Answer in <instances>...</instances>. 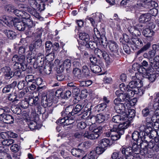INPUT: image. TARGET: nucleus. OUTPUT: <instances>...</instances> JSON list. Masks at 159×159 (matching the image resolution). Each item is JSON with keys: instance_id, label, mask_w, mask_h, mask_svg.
Here are the masks:
<instances>
[{"instance_id": "9b49d317", "label": "nucleus", "mask_w": 159, "mask_h": 159, "mask_svg": "<svg viewBox=\"0 0 159 159\" xmlns=\"http://www.w3.org/2000/svg\"><path fill=\"white\" fill-rule=\"evenodd\" d=\"M42 41L41 39H37L35 41L29 46L30 50L31 52H39V51L42 48Z\"/></svg>"}, {"instance_id": "3c124183", "label": "nucleus", "mask_w": 159, "mask_h": 159, "mask_svg": "<svg viewBox=\"0 0 159 159\" xmlns=\"http://www.w3.org/2000/svg\"><path fill=\"white\" fill-rule=\"evenodd\" d=\"M120 98L122 102H125L127 103L129 102L130 100L129 97L128 96L126 93L124 94L123 93L122 94L120 95Z\"/></svg>"}, {"instance_id": "680f3d73", "label": "nucleus", "mask_w": 159, "mask_h": 159, "mask_svg": "<svg viewBox=\"0 0 159 159\" xmlns=\"http://www.w3.org/2000/svg\"><path fill=\"white\" fill-rule=\"evenodd\" d=\"M105 150V149L104 148L99 146V147H96L95 151L93 152H95L96 154H101Z\"/></svg>"}, {"instance_id": "4d7b16f0", "label": "nucleus", "mask_w": 159, "mask_h": 159, "mask_svg": "<svg viewBox=\"0 0 159 159\" xmlns=\"http://www.w3.org/2000/svg\"><path fill=\"white\" fill-rule=\"evenodd\" d=\"M86 46L88 48H90L94 50L95 49H96V48L97 47L96 43L94 41H89L88 43L86 44Z\"/></svg>"}, {"instance_id": "de8ad7c7", "label": "nucleus", "mask_w": 159, "mask_h": 159, "mask_svg": "<svg viewBox=\"0 0 159 159\" xmlns=\"http://www.w3.org/2000/svg\"><path fill=\"white\" fill-rule=\"evenodd\" d=\"M84 101V103L85 102L86 103H83L82 104L83 105H84L83 109L84 112L87 111H89L90 114L91 112V107H92V106L90 103H88L87 102H86L87 101Z\"/></svg>"}, {"instance_id": "f03ea898", "label": "nucleus", "mask_w": 159, "mask_h": 159, "mask_svg": "<svg viewBox=\"0 0 159 159\" xmlns=\"http://www.w3.org/2000/svg\"><path fill=\"white\" fill-rule=\"evenodd\" d=\"M3 19L5 20V23L9 27L14 25L16 29L20 31L25 30L26 24L24 22L20 21L18 18H13L11 17L5 16Z\"/></svg>"}, {"instance_id": "69168bd1", "label": "nucleus", "mask_w": 159, "mask_h": 159, "mask_svg": "<svg viewBox=\"0 0 159 159\" xmlns=\"http://www.w3.org/2000/svg\"><path fill=\"white\" fill-rule=\"evenodd\" d=\"M53 45L50 41H47L45 43V48L46 52L50 50L52 47Z\"/></svg>"}, {"instance_id": "f704fd0d", "label": "nucleus", "mask_w": 159, "mask_h": 159, "mask_svg": "<svg viewBox=\"0 0 159 159\" xmlns=\"http://www.w3.org/2000/svg\"><path fill=\"white\" fill-rule=\"evenodd\" d=\"M99 146L105 148L110 145V141L109 139L105 138L101 140L99 142Z\"/></svg>"}, {"instance_id": "393cba45", "label": "nucleus", "mask_w": 159, "mask_h": 159, "mask_svg": "<svg viewBox=\"0 0 159 159\" xmlns=\"http://www.w3.org/2000/svg\"><path fill=\"white\" fill-rule=\"evenodd\" d=\"M71 153L73 156L78 157H81L82 158L84 153L83 150L79 149H73L71 150Z\"/></svg>"}, {"instance_id": "a211bd4d", "label": "nucleus", "mask_w": 159, "mask_h": 159, "mask_svg": "<svg viewBox=\"0 0 159 159\" xmlns=\"http://www.w3.org/2000/svg\"><path fill=\"white\" fill-rule=\"evenodd\" d=\"M153 106L150 103L147 107L142 111V114L144 117H148L151 118L152 114L153 113Z\"/></svg>"}, {"instance_id": "4468645a", "label": "nucleus", "mask_w": 159, "mask_h": 159, "mask_svg": "<svg viewBox=\"0 0 159 159\" xmlns=\"http://www.w3.org/2000/svg\"><path fill=\"white\" fill-rule=\"evenodd\" d=\"M126 93L128 96L129 97L130 99L131 98L134 97L135 94H138L139 95H141L143 94V92L140 89L138 88H135L134 89H130L128 88V90L126 92Z\"/></svg>"}, {"instance_id": "72a5a7b5", "label": "nucleus", "mask_w": 159, "mask_h": 159, "mask_svg": "<svg viewBox=\"0 0 159 159\" xmlns=\"http://www.w3.org/2000/svg\"><path fill=\"white\" fill-rule=\"evenodd\" d=\"M86 121L87 122L88 121L90 122V123H89L88 125L90 126L89 129H90L91 127H93L94 126V124L95 123V122H96V116H88Z\"/></svg>"}, {"instance_id": "e433bc0d", "label": "nucleus", "mask_w": 159, "mask_h": 159, "mask_svg": "<svg viewBox=\"0 0 159 159\" xmlns=\"http://www.w3.org/2000/svg\"><path fill=\"white\" fill-rule=\"evenodd\" d=\"M150 65L151 67H149L148 68H152L157 70V71L159 72V62L157 61H153L151 60L149 61Z\"/></svg>"}, {"instance_id": "774afa93", "label": "nucleus", "mask_w": 159, "mask_h": 159, "mask_svg": "<svg viewBox=\"0 0 159 159\" xmlns=\"http://www.w3.org/2000/svg\"><path fill=\"white\" fill-rule=\"evenodd\" d=\"M6 11L8 12H13L14 10V7L11 5H6L5 7Z\"/></svg>"}, {"instance_id": "9d476101", "label": "nucleus", "mask_w": 159, "mask_h": 159, "mask_svg": "<svg viewBox=\"0 0 159 159\" xmlns=\"http://www.w3.org/2000/svg\"><path fill=\"white\" fill-rule=\"evenodd\" d=\"M125 115H116L113 117L112 120V121L115 123H120V124H125L127 122H129L128 124V126L130 123L129 120H128L127 117H124Z\"/></svg>"}, {"instance_id": "5701e85b", "label": "nucleus", "mask_w": 159, "mask_h": 159, "mask_svg": "<svg viewBox=\"0 0 159 159\" xmlns=\"http://www.w3.org/2000/svg\"><path fill=\"white\" fill-rule=\"evenodd\" d=\"M17 84L16 81H14L11 84L6 86L2 89L3 93H6L12 91Z\"/></svg>"}, {"instance_id": "7c9ffc66", "label": "nucleus", "mask_w": 159, "mask_h": 159, "mask_svg": "<svg viewBox=\"0 0 159 159\" xmlns=\"http://www.w3.org/2000/svg\"><path fill=\"white\" fill-rule=\"evenodd\" d=\"M12 60L15 63L21 62L22 63V62H24V61H26L25 60V57L23 55L20 57L17 55H15L13 56Z\"/></svg>"}, {"instance_id": "6e6552de", "label": "nucleus", "mask_w": 159, "mask_h": 159, "mask_svg": "<svg viewBox=\"0 0 159 159\" xmlns=\"http://www.w3.org/2000/svg\"><path fill=\"white\" fill-rule=\"evenodd\" d=\"M139 6L146 8L157 7V3L153 0H141Z\"/></svg>"}, {"instance_id": "4c0bfd02", "label": "nucleus", "mask_w": 159, "mask_h": 159, "mask_svg": "<svg viewBox=\"0 0 159 159\" xmlns=\"http://www.w3.org/2000/svg\"><path fill=\"white\" fill-rule=\"evenodd\" d=\"M96 122L99 123L103 122L106 119L105 116L102 114H99L96 116Z\"/></svg>"}, {"instance_id": "052dcab7", "label": "nucleus", "mask_w": 159, "mask_h": 159, "mask_svg": "<svg viewBox=\"0 0 159 159\" xmlns=\"http://www.w3.org/2000/svg\"><path fill=\"white\" fill-rule=\"evenodd\" d=\"M71 66V61L69 59L65 60L63 62V66L67 70L69 69Z\"/></svg>"}, {"instance_id": "0eeeda50", "label": "nucleus", "mask_w": 159, "mask_h": 159, "mask_svg": "<svg viewBox=\"0 0 159 159\" xmlns=\"http://www.w3.org/2000/svg\"><path fill=\"white\" fill-rule=\"evenodd\" d=\"M84 105L77 104V105L75 107L72 109V111H69L70 108L69 107H67L66 108L65 110L64 111H63L62 112V115H63L64 113L66 114V115H69L70 114L71 115H74L75 114H76L80 112L81 113H83L84 112L83 108Z\"/></svg>"}, {"instance_id": "bf43d9fd", "label": "nucleus", "mask_w": 159, "mask_h": 159, "mask_svg": "<svg viewBox=\"0 0 159 159\" xmlns=\"http://www.w3.org/2000/svg\"><path fill=\"white\" fill-rule=\"evenodd\" d=\"M11 110L14 113L17 115H20L21 113V110L19 107L14 106Z\"/></svg>"}, {"instance_id": "58836bf2", "label": "nucleus", "mask_w": 159, "mask_h": 159, "mask_svg": "<svg viewBox=\"0 0 159 159\" xmlns=\"http://www.w3.org/2000/svg\"><path fill=\"white\" fill-rule=\"evenodd\" d=\"M80 39L86 42H88L89 40V34L85 32L80 33L79 34Z\"/></svg>"}, {"instance_id": "f3484780", "label": "nucleus", "mask_w": 159, "mask_h": 159, "mask_svg": "<svg viewBox=\"0 0 159 159\" xmlns=\"http://www.w3.org/2000/svg\"><path fill=\"white\" fill-rule=\"evenodd\" d=\"M144 142H143L141 145L139 144V143L137 144L134 143L133 144L132 147V150H133V152L134 154V155L136 156V158L137 159H139V153L140 152V148H142V145H143V143Z\"/></svg>"}, {"instance_id": "1a4fd4ad", "label": "nucleus", "mask_w": 159, "mask_h": 159, "mask_svg": "<svg viewBox=\"0 0 159 159\" xmlns=\"http://www.w3.org/2000/svg\"><path fill=\"white\" fill-rule=\"evenodd\" d=\"M28 3L34 9H37L41 11L44 9V3L39 0H28Z\"/></svg>"}, {"instance_id": "473e14b6", "label": "nucleus", "mask_w": 159, "mask_h": 159, "mask_svg": "<svg viewBox=\"0 0 159 159\" xmlns=\"http://www.w3.org/2000/svg\"><path fill=\"white\" fill-rule=\"evenodd\" d=\"M156 54L155 51L152 50H150L148 52L145 53L143 54V57L145 58H148L150 61L152 60V58L155 56Z\"/></svg>"}, {"instance_id": "ea45409f", "label": "nucleus", "mask_w": 159, "mask_h": 159, "mask_svg": "<svg viewBox=\"0 0 159 159\" xmlns=\"http://www.w3.org/2000/svg\"><path fill=\"white\" fill-rule=\"evenodd\" d=\"M89 130L92 131V132L93 134L98 135V137L102 133V127H98L94 129V126L93 127H91Z\"/></svg>"}, {"instance_id": "4be33fe9", "label": "nucleus", "mask_w": 159, "mask_h": 159, "mask_svg": "<svg viewBox=\"0 0 159 159\" xmlns=\"http://www.w3.org/2000/svg\"><path fill=\"white\" fill-rule=\"evenodd\" d=\"M151 16L148 13L143 14L141 15L139 19V21L141 23H145L150 20Z\"/></svg>"}, {"instance_id": "864d4df0", "label": "nucleus", "mask_w": 159, "mask_h": 159, "mask_svg": "<svg viewBox=\"0 0 159 159\" xmlns=\"http://www.w3.org/2000/svg\"><path fill=\"white\" fill-rule=\"evenodd\" d=\"M82 70L85 77H89L90 76V71L87 66L84 65L83 66Z\"/></svg>"}, {"instance_id": "423d86ee", "label": "nucleus", "mask_w": 159, "mask_h": 159, "mask_svg": "<svg viewBox=\"0 0 159 159\" xmlns=\"http://www.w3.org/2000/svg\"><path fill=\"white\" fill-rule=\"evenodd\" d=\"M94 54L99 58L103 57L107 63L111 62L113 61V58H111L107 52L103 50L96 48L94 49Z\"/></svg>"}, {"instance_id": "a18cd8bd", "label": "nucleus", "mask_w": 159, "mask_h": 159, "mask_svg": "<svg viewBox=\"0 0 159 159\" xmlns=\"http://www.w3.org/2000/svg\"><path fill=\"white\" fill-rule=\"evenodd\" d=\"M99 64H97L91 66V70L94 73H98L101 71V69Z\"/></svg>"}, {"instance_id": "bb28decb", "label": "nucleus", "mask_w": 159, "mask_h": 159, "mask_svg": "<svg viewBox=\"0 0 159 159\" xmlns=\"http://www.w3.org/2000/svg\"><path fill=\"white\" fill-rule=\"evenodd\" d=\"M131 43L130 45H133L135 47H141L143 43L141 39L137 37L132 38L131 39Z\"/></svg>"}, {"instance_id": "0e129e2a", "label": "nucleus", "mask_w": 159, "mask_h": 159, "mask_svg": "<svg viewBox=\"0 0 159 159\" xmlns=\"http://www.w3.org/2000/svg\"><path fill=\"white\" fill-rule=\"evenodd\" d=\"M143 151L144 154L146 156L148 157H152L153 154L149 151H148L147 148L146 147L145 148H143V150L141 151V152Z\"/></svg>"}, {"instance_id": "b1692460", "label": "nucleus", "mask_w": 159, "mask_h": 159, "mask_svg": "<svg viewBox=\"0 0 159 159\" xmlns=\"http://www.w3.org/2000/svg\"><path fill=\"white\" fill-rule=\"evenodd\" d=\"M124 22L126 27L132 26H134L137 22V20L136 19H124Z\"/></svg>"}, {"instance_id": "6ab92c4d", "label": "nucleus", "mask_w": 159, "mask_h": 159, "mask_svg": "<svg viewBox=\"0 0 159 159\" xmlns=\"http://www.w3.org/2000/svg\"><path fill=\"white\" fill-rule=\"evenodd\" d=\"M120 151L123 154L125 155L126 158L130 157L131 156H134L132 148L130 147H122L120 149Z\"/></svg>"}, {"instance_id": "603ef678", "label": "nucleus", "mask_w": 159, "mask_h": 159, "mask_svg": "<svg viewBox=\"0 0 159 159\" xmlns=\"http://www.w3.org/2000/svg\"><path fill=\"white\" fill-rule=\"evenodd\" d=\"M1 141V143L2 145L4 146H10L14 142V140L11 139Z\"/></svg>"}, {"instance_id": "49530a36", "label": "nucleus", "mask_w": 159, "mask_h": 159, "mask_svg": "<svg viewBox=\"0 0 159 159\" xmlns=\"http://www.w3.org/2000/svg\"><path fill=\"white\" fill-rule=\"evenodd\" d=\"M97 156L95 152H91L88 156H84L83 157L82 159H97Z\"/></svg>"}, {"instance_id": "c9c22d12", "label": "nucleus", "mask_w": 159, "mask_h": 159, "mask_svg": "<svg viewBox=\"0 0 159 159\" xmlns=\"http://www.w3.org/2000/svg\"><path fill=\"white\" fill-rule=\"evenodd\" d=\"M142 33L145 37H150L153 35L154 32L152 30L147 28L144 30L143 31Z\"/></svg>"}, {"instance_id": "a878e982", "label": "nucleus", "mask_w": 159, "mask_h": 159, "mask_svg": "<svg viewBox=\"0 0 159 159\" xmlns=\"http://www.w3.org/2000/svg\"><path fill=\"white\" fill-rule=\"evenodd\" d=\"M83 136L84 138L90 139H95L98 137V135L93 134V133L88 131H85L83 133Z\"/></svg>"}, {"instance_id": "8fccbe9b", "label": "nucleus", "mask_w": 159, "mask_h": 159, "mask_svg": "<svg viewBox=\"0 0 159 159\" xmlns=\"http://www.w3.org/2000/svg\"><path fill=\"white\" fill-rule=\"evenodd\" d=\"M93 16L95 17V20L96 22H100L102 21L104 15L101 13H98L94 14Z\"/></svg>"}, {"instance_id": "7ed1b4c3", "label": "nucleus", "mask_w": 159, "mask_h": 159, "mask_svg": "<svg viewBox=\"0 0 159 159\" xmlns=\"http://www.w3.org/2000/svg\"><path fill=\"white\" fill-rule=\"evenodd\" d=\"M129 122H127L125 124H119L118 125H114L111 129L112 132L111 139L113 141H116L119 139L121 136L124 133V130L128 127Z\"/></svg>"}, {"instance_id": "f257e3e1", "label": "nucleus", "mask_w": 159, "mask_h": 159, "mask_svg": "<svg viewBox=\"0 0 159 159\" xmlns=\"http://www.w3.org/2000/svg\"><path fill=\"white\" fill-rule=\"evenodd\" d=\"M148 128L144 125H142L139 128V131H135L132 134V139L136 141L138 144L141 145L143 142L145 143L147 141L145 140L148 134L150 133L148 131Z\"/></svg>"}, {"instance_id": "37998d69", "label": "nucleus", "mask_w": 159, "mask_h": 159, "mask_svg": "<svg viewBox=\"0 0 159 159\" xmlns=\"http://www.w3.org/2000/svg\"><path fill=\"white\" fill-rule=\"evenodd\" d=\"M151 45V43L150 42L147 43L146 44L144 45L137 52V55H139L141 53L143 52L144 51H146L150 47Z\"/></svg>"}, {"instance_id": "338daca9", "label": "nucleus", "mask_w": 159, "mask_h": 159, "mask_svg": "<svg viewBox=\"0 0 159 159\" xmlns=\"http://www.w3.org/2000/svg\"><path fill=\"white\" fill-rule=\"evenodd\" d=\"M107 106V104L105 103H102L99 104L97 106V107L98 109V111H103Z\"/></svg>"}, {"instance_id": "c85d7f7f", "label": "nucleus", "mask_w": 159, "mask_h": 159, "mask_svg": "<svg viewBox=\"0 0 159 159\" xmlns=\"http://www.w3.org/2000/svg\"><path fill=\"white\" fill-rule=\"evenodd\" d=\"M115 109L117 113L119 114H124L125 112V107L124 103L120 104L115 106Z\"/></svg>"}, {"instance_id": "09e8293b", "label": "nucleus", "mask_w": 159, "mask_h": 159, "mask_svg": "<svg viewBox=\"0 0 159 159\" xmlns=\"http://www.w3.org/2000/svg\"><path fill=\"white\" fill-rule=\"evenodd\" d=\"M25 81L27 82V85H29L31 83H34L35 82L34 77L32 75H27L25 77Z\"/></svg>"}, {"instance_id": "39448f33", "label": "nucleus", "mask_w": 159, "mask_h": 159, "mask_svg": "<svg viewBox=\"0 0 159 159\" xmlns=\"http://www.w3.org/2000/svg\"><path fill=\"white\" fill-rule=\"evenodd\" d=\"M108 44L110 50L112 52L109 56L113 58V61L119 55L118 45L116 42L113 40H109L108 42Z\"/></svg>"}, {"instance_id": "5fc2aeb1", "label": "nucleus", "mask_w": 159, "mask_h": 159, "mask_svg": "<svg viewBox=\"0 0 159 159\" xmlns=\"http://www.w3.org/2000/svg\"><path fill=\"white\" fill-rule=\"evenodd\" d=\"M126 115L124 117H127L128 120V117L132 118L135 116V111L133 109H129L128 110V113L126 114Z\"/></svg>"}, {"instance_id": "c756f323", "label": "nucleus", "mask_w": 159, "mask_h": 159, "mask_svg": "<svg viewBox=\"0 0 159 159\" xmlns=\"http://www.w3.org/2000/svg\"><path fill=\"white\" fill-rule=\"evenodd\" d=\"M3 32L5 34L7 37L10 39H13L16 36V33L11 30H5L3 31Z\"/></svg>"}, {"instance_id": "79ce46f5", "label": "nucleus", "mask_w": 159, "mask_h": 159, "mask_svg": "<svg viewBox=\"0 0 159 159\" xmlns=\"http://www.w3.org/2000/svg\"><path fill=\"white\" fill-rule=\"evenodd\" d=\"M73 73L75 77H77L78 79H80L82 78V75L80 70L76 68L73 70Z\"/></svg>"}, {"instance_id": "aec40b11", "label": "nucleus", "mask_w": 159, "mask_h": 159, "mask_svg": "<svg viewBox=\"0 0 159 159\" xmlns=\"http://www.w3.org/2000/svg\"><path fill=\"white\" fill-rule=\"evenodd\" d=\"M1 71L4 74L7 79H10L14 76L12 72L11 71V69L9 67H3L2 68Z\"/></svg>"}, {"instance_id": "13d9d810", "label": "nucleus", "mask_w": 159, "mask_h": 159, "mask_svg": "<svg viewBox=\"0 0 159 159\" xmlns=\"http://www.w3.org/2000/svg\"><path fill=\"white\" fill-rule=\"evenodd\" d=\"M27 17H25V19L26 20V22L25 23L26 26H27L29 28H31L33 26V21L30 19L29 18V15L27 14L26 15Z\"/></svg>"}, {"instance_id": "f8f14e48", "label": "nucleus", "mask_w": 159, "mask_h": 159, "mask_svg": "<svg viewBox=\"0 0 159 159\" xmlns=\"http://www.w3.org/2000/svg\"><path fill=\"white\" fill-rule=\"evenodd\" d=\"M142 25L140 24H138L134 26L126 27L129 32L133 35L137 36L140 34L139 29L140 27H142Z\"/></svg>"}, {"instance_id": "cd10ccee", "label": "nucleus", "mask_w": 159, "mask_h": 159, "mask_svg": "<svg viewBox=\"0 0 159 159\" xmlns=\"http://www.w3.org/2000/svg\"><path fill=\"white\" fill-rule=\"evenodd\" d=\"M150 120L148 122H151V120H155V121L157 119L159 120V109H157L155 111L153 108V113L152 114L151 118L149 119Z\"/></svg>"}, {"instance_id": "20e7f679", "label": "nucleus", "mask_w": 159, "mask_h": 159, "mask_svg": "<svg viewBox=\"0 0 159 159\" xmlns=\"http://www.w3.org/2000/svg\"><path fill=\"white\" fill-rule=\"evenodd\" d=\"M53 95L50 93L43 94L42 96L41 103L44 107H48V113L51 114L52 113L53 107H50L52 104Z\"/></svg>"}, {"instance_id": "412c9836", "label": "nucleus", "mask_w": 159, "mask_h": 159, "mask_svg": "<svg viewBox=\"0 0 159 159\" xmlns=\"http://www.w3.org/2000/svg\"><path fill=\"white\" fill-rule=\"evenodd\" d=\"M27 67V65L26 64V62L24 61V62H16L14 65L13 66V68L14 70L21 69L23 71H25L26 70Z\"/></svg>"}, {"instance_id": "c03bdc74", "label": "nucleus", "mask_w": 159, "mask_h": 159, "mask_svg": "<svg viewBox=\"0 0 159 159\" xmlns=\"http://www.w3.org/2000/svg\"><path fill=\"white\" fill-rule=\"evenodd\" d=\"M140 82V81L138 80L137 81H132L129 82L128 85V87L130 89H134L135 88H138L137 87L139 83Z\"/></svg>"}, {"instance_id": "2eb2a0df", "label": "nucleus", "mask_w": 159, "mask_h": 159, "mask_svg": "<svg viewBox=\"0 0 159 159\" xmlns=\"http://www.w3.org/2000/svg\"><path fill=\"white\" fill-rule=\"evenodd\" d=\"M126 93L128 96L129 97L130 99L131 98L134 97L135 94H138L139 95H141L143 94V92L140 89L138 88H135L134 89H130L128 88V90L126 92Z\"/></svg>"}, {"instance_id": "a19ab883", "label": "nucleus", "mask_w": 159, "mask_h": 159, "mask_svg": "<svg viewBox=\"0 0 159 159\" xmlns=\"http://www.w3.org/2000/svg\"><path fill=\"white\" fill-rule=\"evenodd\" d=\"M14 13L17 16L19 17H21L22 18H25V17L24 16L27 15V13H23V12L21 11L18 10H14L13 11Z\"/></svg>"}, {"instance_id": "dca6fc26", "label": "nucleus", "mask_w": 159, "mask_h": 159, "mask_svg": "<svg viewBox=\"0 0 159 159\" xmlns=\"http://www.w3.org/2000/svg\"><path fill=\"white\" fill-rule=\"evenodd\" d=\"M146 72V78L151 82H153L155 80L156 75L155 73H153L154 70L152 68H148L145 70Z\"/></svg>"}, {"instance_id": "2f4dec72", "label": "nucleus", "mask_w": 159, "mask_h": 159, "mask_svg": "<svg viewBox=\"0 0 159 159\" xmlns=\"http://www.w3.org/2000/svg\"><path fill=\"white\" fill-rule=\"evenodd\" d=\"M56 93H58L60 96L62 98L66 99L70 97L71 94V92L69 90H67L64 92H61L59 90L56 92Z\"/></svg>"}, {"instance_id": "6e6d98bb", "label": "nucleus", "mask_w": 159, "mask_h": 159, "mask_svg": "<svg viewBox=\"0 0 159 159\" xmlns=\"http://www.w3.org/2000/svg\"><path fill=\"white\" fill-rule=\"evenodd\" d=\"M4 150L0 151V159H6V157L8 158V159L10 158V155L4 151Z\"/></svg>"}, {"instance_id": "ddd939ff", "label": "nucleus", "mask_w": 159, "mask_h": 159, "mask_svg": "<svg viewBox=\"0 0 159 159\" xmlns=\"http://www.w3.org/2000/svg\"><path fill=\"white\" fill-rule=\"evenodd\" d=\"M0 118L5 123L11 124L14 123V117L10 114L4 113L0 114Z\"/></svg>"}, {"instance_id": "e2e57ef3", "label": "nucleus", "mask_w": 159, "mask_h": 159, "mask_svg": "<svg viewBox=\"0 0 159 159\" xmlns=\"http://www.w3.org/2000/svg\"><path fill=\"white\" fill-rule=\"evenodd\" d=\"M100 39V42L101 43L103 46H107V44H108L107 39L106 37L104 35H101L99 37Z\"/></svg>"}]
</instances>
